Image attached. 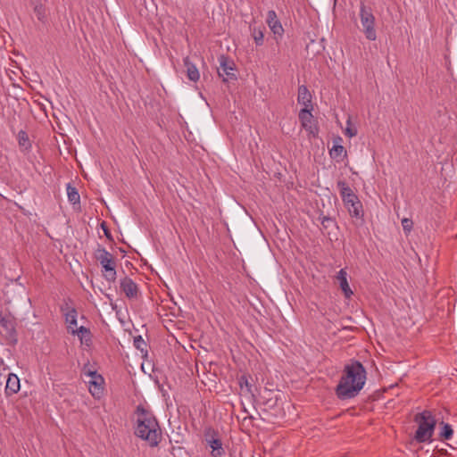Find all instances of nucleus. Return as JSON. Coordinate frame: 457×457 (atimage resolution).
<instances>
[{
	"label": "nucleus",
	"instance_id": "obj_12",
	"mask_svg": "<svg viewBox=\"0 0 457 457\" xmlns=\"http://www.w3.org/2000/svg\"><path fill=\"white\" fill-rule=\"evenodd\" d=\"M120 287L128 298H137L139 293L137 285L129 277L120 279Z\"/></svg>",
	"mask_w": 457,
	"mask_h": 457
},
{
	"label": "nucleus",
	"instance_id": "obj_31",
	"mask_svg": "<svg viewBox=\"0 0 457 457\" xmlns=\"http://www.w3.org/2000/svg\"><path fill=\"white\" fill-rule=\"evenodd\" d=\"M345 134L349 137H353L357 135V129L355 128L351 127L350 119L347 120V127L345 130Z\"/></svg>",
	"mask_w": 457,
	"mask_h": 457
},
{
	"label": "nucleus",
	"instance_id": "obj_36",
	"mask_svg": "<svg viewBox=\"0 0 457 457\" xmlns=\"http://www.w3.org/2000/svg\"><path fill=\"white\" fill-rule=\"evenodd\" d=\"M39 3H42V1L41 0H29L30 5L37 4Z\"/></svg>",
	"mask_w": 457,
	"mask_h": 457
},
{
	"label": "nucleus",
	"instance_id": "obj_3",
	"mask_svg": "<svg viewBox=\"0 0 457 457\" xmlns=\"http://www.w3.org/2000/svg\"><path fill=\"white\" fill-rule=\"evenodd\" d=\"M413 420L418 424V428L410 444L416 446L420 443L430 440L435 431L436 420L429 411L417 413Z\"/></svg>",
	"mask_w": 457,
	"mask_h": 457
},
{
	"label": "nucleus",
	"instance_id": "obj_8",
	"mask_svg": "<svg viewBox=\"0 0 457 457\" xmlns=\"http://www.w3.org/2000/svg\"><path fill=\"white\" fill-rule=\"evenodd\" d=\"M204 438L205 447L212 449V457H220L225 454L221 436L218 430L212 427L206 428L204 432Z\"/></svg>",
	"mask_w": 457,
	"mask_h": 457
},
{
	"label": "nucleus",
	"instance_id": "obj_21",
	"mask_svg": "<svg viewBox=\"0 0 457 457\" xmlns=\"http://www.w3.org/2000/svg\"><path fill=\"white\" fill-rule=\"evenodd\" d=\"M249 29L251 31V36L253 37L256 46H262L264 42L265 27L263 25H261L260 27H255L254 25L250 24Z\"/></svg>",
	"mask_w": 457,
	"mask_h": 457
},
{
	"label": "nucleus",
	"instance_id": "obj_9",
	"mask_svg": "<svg viewBox=\"0 0 457 457\" xmlns=\"http://www.w3.org/2000/svg\"><path fill=\"white\" fill-rule=\"evenodd\" d=\"M220 68H218V75L222 78L223 82H228L230 80H237V76L234 72L236 71V64L232 59L228 55L221 54L219 57Z\"/></svg>",
	"mask_w": 457,
	"mask_h": 457
},
{
	"label": "nucleus",
	"instance_id": "obj_34",
	"mask_svg": "<svg viewBox=\"0 0 457 457\" xmlns=\"http://www.w3.org/2000/svg\"><path fill=\"white\" fill-rule=\"evenodd\" d=\"M435 449L440 454H445V455H448V456L452 455V453H450L447 448H444V447L439 448L438 445H435Z\"/></svg>",
	"mask_w": 457,
	"mask_h": 457
},
{
	"label": "nucleus",
	"instance_id": "obj_38",
	"mask_svg": "<svg viewBox=\"0 0 457 457\" xmlns=\"http://www.w3.org/2000/svg\"><path fill=\"white\" fill-rule=\"evenodd\" d=\"M0 364L4 366V370H7V367L4 366V361L0 359Z\"/></svg>",
	"mask_w": 457,
	"mask_h": 457
},
{
	"label": "nucleus",
	"instance_id": "obj_18",
	"mask_svg": "<svg viewBox=\"0 0 457 457\" xmlns=\"http://www.w3.org/2000/svg\"><path fill=\"white\" fill-rule=\"evenodd\" d=\"M89 384V391L93 396L100 397L103 394L104 387L102 385L104 384V378L100 376H96L94 379L88 381Z\"/></svg>",
	"mask_w": 457,
	"mask_h": 457
},
{
	"label": "nucleus",
	"instance_id": "obj_35",
	"mask_svg": "<svg viewBox=\"0 0 457 457\" xmlns=\"http://www.w3.org/2000/svg\"><path fill=\"white\" fill-rule=\"evenodd\" d=\"M343 138L340 136L334 137L333 145H342Z\"/></svg>",
	"mask_w": 457,
	"mask_h": 457
},
{
	"label": "nucleus",
	"instance_id": "obj_32",
	"mask_svg": "<svg viewBox=\"0 0 457 457\" xmlns=\"http://www.w3.org/2000/svg\"><path fill=\"white\" fill-rule=\"evenodd\" d=\"M100 227L103 229L106 238L109 239L110 241H113L112 236L111 234V231H110L109 228H108L106 222L105 221H102L101 224H100Z\"/></svg>",
	"mask_w": 457,
	"mask_h": 457
},
{
	"label": "nucleus",
	"instance_id": "obj_7",
	"mask_svg": "<svg viewBox=\"0 0 457 457\" xmlns=\"http://www.w3.org/2000/svg\"><path fill=\"white\" fill-rule=\"evenodd\" d=\"M360 19L362 25V32L366 38L370 41L377 39V32L375 29V16L370 7L365 5L363 1H361L360 5Z\"/></svg>",
	"mask_w": 457,
	"mask_h": 457
},
{
	"label": "nucleus",
	"instance_id": "obj_4",
	"mask_svg": "<svg viewBox=\"0 0 457 457\" xmlns=\"http://www.w3.org/2000/svg\"><path fill=\"white\" fill-rule=\"evenodd\" d=\"M337 186L339 189L344 204L348 210L350 216L363 220L364 212L362 209V204L360 201L358 195L353 193L352 188L345 180H338Z\"/></svg>",
	"mask_w": 457,
	"mask_h": 457
},
{
	"label": "nucleus",
	"instance_id": "obj_6",
	"mask_svg": "<svg viewBox=\"0 0 457 457\" xmlns=\"http://www.w3.org/2000/svg\"><path fill=\"white\" fill-rule=\"evenodd\" d=\"M0 335L10 345L14 346L18 343L16 318L10 312H0Z\"/></svg>",
	"mask_w": 457,
	"mask_h": 457
},
{
	"label": "nucleus",
	"instance_id": "obj_14",
	"mask_svg": "<svg viewBox=\"0 0 457 457\" xmlns=\"http://www.w3.org/2000/svg\"><path fill=\"white\" fill-rule=\"evenodd\" d=\"M297 101L300 104H303L304 108H311L312 104V95L306 86L302 85L298 87Z\"/></svg>",
	"mask_w": 457,
	"mask_h": 457
},
{
	"label": "nucleus",
	"instance_id": "obj_37",
	"mask_svg": "<svg viewBox=\"0 0 457 457\" xmlns=\"http://www.w3.org/2000/svg\"><path fill=\"white\" fill-rule=\"evenodd\" d=\"M445 446L448 447L449 449H452V450H454L455 448L453 447L452 445H450L449 444L447 443H443Z\"/></svg>",
	"mask_w": 457,
	"mask_h": 457
},
{
	"label": "nucleus",
	"instance_id": "obj_20",
	"mask_svg": "<svg viewBox=\"0 0 457 457\" xmlns=\"http://www.w3.org/2000/svg\"><path fill=\"white\" fill-rule=\"evenodd\" d=\"M62 311L65 312H64L65 321L68 324V327H67L68 329L69 330L75 329L74 328L77 327V315H78L77 310L75 308L66 307L64 309L63 307H62Z\"/></svg>",
	"mask_w": 457,
	"mask_h": 457
},
{
	"label": "nucleus",
	"instance_id": "obj_33",
	"mask_svg": "<svg viewBox=\"0 0 457 457\" xmlns=\"http://www.w3.org/2000/svg\"><path fill=\"white\" fill-rule=\"evenodd\" d=\"M239 385L241 386V388H243L244 386L246 387V390L248 392H251V387H252V385L248 382V379L246 378L245 376H242L240 378H239Z\"/></svg>",
	"mask_w": 457,
	"mask_h": 457
},
{
	"label": "nucleus",
	"instance_id": "obj_22",
	"mask_svg": "<svg viewBox=\"0 0 457 457\" xmlns=\"http://www.w3.org/2000/svg\"><path fill=\"white\" fill-rule=\"evenodd\" d=\"M18 144L22 152H28L31 148V143L26 131L20 130L18 133Z\"/></svg>",
	"mask_w": 457,
	"mask_h": 457
},
{
	"label": "nucleus",
	"instance_id": "obj_24",
	"mask_svg": "<svg viewBox=\"0 0 457 457\" xmlns=\"http://www.w3.org/2000/svg\"><path fill=\"white\" fill-rule=\"evenodd\" d=\"M440 429L439 437L442 441L449 440L453 436V429L450 424L442 421Z\"/></svg>",
	"mask_w": 457,
	"mask_h": 457
},
{
	"label": "nucleus",
	"instance_id": "obj_15",
	"mask_svg": "<svg viewBox=\"0 0 457 457\" xmlns=\"http://www.w3.org/2000/svg\"><path fill=\"white\" fill-rule=\"evenodd\" d=\"M71 334H77L80 339L81 344H84L87 346H89L92 344V334L90 329L84 326H80L76 329H72Z\"/></svg>",
	"mask_w": 457,
	"mask_h": 457
},
{
	"label": "nucleus",
	"instance_id": "obj_13",
	"mask_svg": "<svg viewBox=\"0 0 457 457\" xmlns=\"http://www.w3.org/2000/svg\"><path fill=\"white\" fill-rule=\"evenodd\" d=\"M21 388L20 378L16 374L10 373L7 378L5 386L6 395H12L18 393Z\"/></svg>",
	"mask_w": 457,
	"mask_h": 457
},
{
	"label": "nucleus",
	"instance_id": "obj_19",
	"mask_svg": "<svg viewBox=\"0 0 457 457\" xmlns=\"http://www.w3.org/2000/svg\"><path fill=\"white\" fill-rule=\"evenodd\" d=\"M329 155L337 162H341L347 157V151L342 145H333L329 149Z\"/></svg>",
	"mask_w": 457,
	"mask_h": 457
},
{
	"label": "nucleus",
	"instance_id": "obj_26",
	"mask_svg": "<svg viewBox=\"0 0 457 457\" xmlns=\"http://www.w3.org/2000/svg\"><path fill=\"white\" fill-rule=\"evenodd\" d=\"M170 453L176 457L177 455L183 456L188 454V452L183 445V442L176 440L175 443L171 445Z\"/></svg>",
	"mask_w": 457,
	"mask_h": 457
},
{
	"label": "nucleus",
	"instance_id": "obj_17",
	"mask_svg": "<svg viewBox=\"0 0 457 457\" xmlns=\"http://www.w3.org/2000/svg\"><path fill=\"white\" fill-rule=\"evenodd\" d=\"M337 279L339 282V286L345 297L349 298L353 295V291L351 290L348 281H347V273L344 269H341L337 276Z\"/></svg>",
	"mask_w": 457,
	"mask_h": 457
},
{
	"label": "nucleus",
	"instance_id": "obj_30",
	"mask_svg": "<svg viewBox=\"0 0 457 457\" xmlns=\"http://www.w3.org/2000/svg\"><path fill=\"white\" fill-rule=\"evenodd\" d=\"M402 226H403L404 232L409 233V232H411V230L412 228L413 221L411 219L403 218L402 220Z\"/></svg>",
	"mask_w": 457,
	"mask_h": 457
},
{
	"label": "nucleus",
	"instance_id": "obj_16",
	"mask_svg": "<svg viewBox=\"0 0 457 457\" xmlns=\"http://www.w3.org/2000/svg\"><path fill=\"white\" fill-rule=\"evenodd\" d=\"M183 61H184V65L187 69V79L193 82H196L200 78V73H199V71L196 68L195 64L190 61L188 56L184 58Z\"/></svg>",
	"mask_w": 457,
	"mask_h": 457
},
{
	"label": "nucleus",
	"instance_id": "obj_10",
	"mask_svg": "<svg viewBox=\"0 0 457 457\" xmlns=\"http://www.w3.org/2000/svg\"><path fill=\"white\" fill-rule=\"evenodd\" d=\"M312 110V106L311 108H303L300 110L298 117L302 127L308 132L309 136L316 137H318L319 128L313 120Z\"/></svg>",
	"mask_w": 457,
	"mask_h": 457
},
{
	"label": "nucleus",
	"instance_id": "obj_28",
	"mask_svg": "<svg viewBox=\"0 0 457 457\" xmlns=\"http://www.w3.org/2000/svg\"><path fill=\"white\" fill-rule=\"evenodd\" d=\"M319 220H320L323 229L325 230L337 226L334 219L328 216H323L322 213L320 215Z\"/></svg>",
	"mask_w": 457,
	"mask_h": 457
},
{
	"label": "nucleus",
	"instance_id": "obj_27",
	"mask_svg": "<svg viewBox=\"0 0 457 457\" xmlns=\"http://www.w3.org/2000/svg\"><path fill=\"white\" fill-rule=\"evenodd\" d=\"M134 346L143 353V357L147 356V345L141 336L134 337Z\"/></svg>",
	"mask_w": 457,
	"mask_h": 457
},
{
	"label": "nucleus",
	"instance_id": "obj_1",
	"mask_svg": "<svg viewBox=\"0 0 457 457\" xmlns=\"http://www.w3.org/2000/svg\"><path fill=\"white\" fill-rule=\"evenodd\" d=\"M366 375V369L361 361L353 360L346 364L335 388L337 398L344 401L356 397L365 385Z\"/></svg>",
	"mask_w": 457,
	"mask_h": 457
},
{
	"label": "nucleus",
	"instance_id": "obj_29",
	"mask_svg": "<svg viewBox=\"0 0 457 457\" xmlns=\"http://www.w3.org/2000/svg\"><path fill=\"white\" fill-rule=\"evenodd\" d=\"M83 373L91 378V379L96 378V376H100V374L97 373V371L96 370H93L91 368V366L89 364H86L84 367H83Z\"/></svg>",
	"mask_w": 457,
	"mask_h": 457
},
{
	"label": "nucleus",
	"instance_id": "obj_25",
	"mask_svg": "<svg viewBox=\"0 0 457 457\" xmlns=\"http://www.w3.org/2000/svg\"><path fill=\"white\" fill-rule=\"evenodd\" d=\"M68 199L72 204H79L80 197L77 188L71 186V183L67 184Z\"/></svg>",
	"mask_w": 457,
	"mask_h": 457
},
{
	"label": "nucleus",
	"instance_id": "obj_5",
	"mask_svg": "<svg viewBox=\"0 0 457 457\" xmlns=\"http://www.w3.org/2000/svg\"><path fill=\"white\" fill-rule=\"evenodd\" d=\"M94 256L98 261L104 271V277L108 282L116 280V262L114 256L104 247L98 245L94 253Z\"/></svg>",
	"mask_w": 457,
	"mask_h": 457
},
{
	"label": "nucleus",
	"instance_id": "obj_2",
	"mask_svg": "<svg viewBox=\"0 0 457 457\" xmlns=\"http://www.w3.org/2000/svg\"><path fill=\"white\" fill-rule=\"evenodd\" d=\"M137 414V425L135 435L148 442L151 446H156L162 438V429L154 414L138 405L136 410Z\"/></svg>",
	"mask_w": 457,
	"mask_h": 457
},
{
	"label": "nucleus",
	"instance_id": "obj_23",
	"mask_svg": "<svg viewBox=\"0 0 457 457\" xmlns=\"http://www.w3.org/2000/svg\"><path fill=\"white\" fill-rule=\"evenodd\" d=\"M33 11L36 14L37 20L41 21L42 23H46L47 21V15H46V8L42 3L33 4Z\"/></svg>",
	"mask_w": 457,
	"mask_h": 457
},
{
	"label": "nucleus",
	"instance_id": "obj_11",
	"mask_svg": "<svg viewBox=\"0 0 457 457\" xmlns=\"http://www.w3.org/2000/svg\"><path fill=\"white\" fill-rule=\"evenodd\" d=\"M266 22L274 34L275 39L278 41V39L282 38L284 29L274 10H270L267 12Z\"/></svg>",
	"mask_w": 457,
	"mask_h": 457
}]
</instances>
